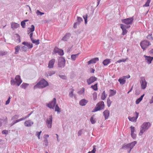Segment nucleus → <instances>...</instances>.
Wrapping results in <instances>:
<instances>
[{"mask_svg":"<svg viewBox=\"0 0 153 153\" xmlns=\"http://www.w3.org/2000/svg\"><path fill=\"white\" fill-rule=\"evenodd\" d=\"M48 85V82L44 79L41 80L34 87V89L37 88H43Z\"/></svg>","mask_w":153,"mask_h":153,"instance_id":"f257e3e1","label":"nucleus"},{"mask_svg":"<svg viewBox=\"0 0 153 153\" xmlns=\"http://www.w3.org/2000/svg\"><path fill=\"white\" fill-rule=\"evenodd\" d=\"M134 20L133 17L130 18H126V19L121 20L122 23H124L127 25H131L132 24Z\"/></svg>","mask_w":153,"mask_h":153,"instance_id":"0eeeda50","label":"nucleus"},{"mask_svg":"<svg viewBox=\"0 0 153 153\" xmlns=\"http://www.w3.org/2000/svg\"><path fill=\"white\" fill-rule=\"evenodd\" d=\"M71 34L69 33H67L64 36L62 39V40L65 41H68L71 37Z\"/></svg>","mask_w":153,"mask_h":153,"instance_id":"6ab92c4d","label":"nucleus"},{"mask_svg":"<svg viewBox=\"0 0 153 153\" xmlns=\"http://www.w3.org/2000/svg\"><path fill=\"white\" fill-rule=\"evenodd\" d=\"M83 17L85 20V23H87V15H86V16H83Z\"/></svg>","mask_w":153,"mask_h":153,"instance_id":"052dcab7","label":"nucleus"},{"mask_svg":"<svg viewBox=\"0 0 153 153\" xmlns=\"http://www.w3.org/2000/svg\"><path fill=\"white\" fill-rule=\"evenodd\" d=\"M153 102V96L152 97V99L150 100V103H152Z\"/></svg>","mask_w":153,"mask_h":153,"instance_id":"338daca9","label":"nucleus"},{"mask_svg":"<svg viewBox=\"0 0 153 153\" xmlns=\"http://www.w3.org/2000/svg\"><path fill=\"white\" fill-rule=\"evenodd\" d=\"M77 20L79 22L82 21V18L79 17H77Z\"/></svg>","mask_w":153,"mask_h":153,"instance_id":"bf43d9fd","label":"nucleus"},{"mask_svg":"<svg viewBox=\"0 0 153 153\" xmlns=\"http://www.w3.org/2000/svg\"><path fill=\"white\" fill-rule=\"evenodd\" d=\"M28 29L30 30L29 32H33L35 30L34 26L33 25H31V27L28 28Z\"/></svg>","mask_w":153,"mask_h":153,"instance_id":"473e14b6","label":"nucleus"},{"mask_svg":"<svg viewBox=\"0 0 153 153\" xmlns=\"http://www.w3.org/2000/svg\"><path fill=\"white\" fill-rule=\"evenodd\" d=\"M82 130H80L78 132V135H81L82 134Z\"/></svg>","mask_w":153,"mask_h":153,"instance_id":"0e129e2a","label":"nucleus"},{"mask_svg":"<svg viewBox=\"0 0 153 153\" xmlns=\"http://www.w3.org/2000/svg\"><path fill=\"white\" fill-rule=\"evenodd\" d=\"M111 62V59H106L103 61V64L104 65L106 66L109 64Z\"/></svg>","mask_w":153,"mask_h":153,"instance_id":"a878e982","label":"nucleus"},{"mask_svg":"<svg viewBox=\"0 0 153 153\" xmlns=\"http://www.w3.org/2000/svg\"><path fill=\"white\" fill-rule=\"evenodd\" d=\"M3 134H8V131L6 130H3L2 132Z\"/></svg>","mask_w":153,"mask_h":153,"instance_id":"6e6d98bb","label":"nucleus"},{"mask_svg":"<svg viewBox=\"0 0 153 153\" xmlns=\"http://www.w3.org/2000/svg\"><path fill=\"white\" fill-rule=\"evenodd\" d=\"M11 27L13 29L17 28L19 27L20 25L19 24L16 23H13L11 24Z\"/></svg>","mask_w":153,"mask_h":153,"instance_id":"b1692460","label":"nucleus"},{"mask_svg":"<svg viewBox=\"0 0 153 153\" xmlns=\"http://www.w3.org/2000/svg\"><path fill=\"white\" fill-rule=\"evenodd\" d=\"M151 1V0H147L146 4L143 5V7H144L149 6Z\"/></svg>","mask_w":153,"mask_h":153,"instance_id":"2f4dec72","label":"nucleus"},{"mask_svg":"<svg viewBox=\"0 0 153 153\" xmlns=\"http://www.w3.org/2000/svg\"><path fill=\"white\" fill-rule=\"evenodd\" d=\"M105 107L104 102L103 101L99 102L96 105V107L93 110L92 112H95L98 111L103 109Z\"/></svg>","mask_w":153,"mask_h":153,"instance_id":"20e7f679","label":"nucleus"},{"mask_svg":"<svg viewBox=\"0 0 153 153\" xmlns=\"http://www.w3.org/2000/svg\"><path fill=\"white\" fill-rule=\"evenodd\" d=\"M55 60L54 59H52L50 61L48 64V67L49 68H52L53 67Z\"/></svg>","mask_w":153,"mask_h":153,"instance_id":"f3484780","label":"nucleus"},{"mask_svg":"<svg viewBox=\"0 0 153 153\" xmlns=\"http://www.w3.org/2000/svg\"><path fill=\"white\" fill-rule=\"evenodd\" d=\"M103 113L105 116V119H107L109 116V111L108 110H106L103 112Z\"/></svg>","mask_w":153,"mask_h":153,"instance_id":"393cba45","label":"nucleus"},{"mask_svg":"<svg viewBox=\"0 0 153 153\" xmlns=\"http://www.w3.org/2000/svg\"><path fill=\"white\" fill-rule=\"evenodd\" d=\"M60 49L57 47H55L53 51L55 53H58Z\"/></svg>","mask_w":153,"mask_h":153,"instance_id":"49530a36","label":"nucleus"},{"mask_svg":"<svg viewBox=\"0 0 153 153\" xmlns=\"http://www.w3.org/2000/svg\"><path fill=\"white\" fill-rule=\"evenodd\" d=\"M120 27L122 30V35H124L126 34L128 32L126 29L130 27V26H126V25L123 24H120Z\"/></svg>","mask_w":153,"mask_h":153,"instance_id":"9d476101","label":"nucleus"},{"mask_svg":"<svg viewBox=\"0 0 153 153\" xmlns=\"http://www.w3.org/2000/svg\"><path fill=\"white\" fill-rule=\"evenodd\" d=\"M96 146H93V150L91 151V152H89L88 153H95L96 151Z\"/></svg>","mask_w":153,"mask_h":153,"instance_id":"58836bf2","label":"nucleus"},{"mask_svg":"<svg viewBox=\"0 0 153 153\" xmlns=\"http://www.w3.org/2000/svg\"><path fill=\"white\" fill-rule=\"evenodd\" d=\"M74 91V90L73 89H72V90L71 91V92L69 93V96L71 97H72L73 95V91Z\"/></svg>","mask_w":153,"mask_h":153,"instance_id":"8fccbe9b","label":"nucleus"},{"mask_svg":"<svg viewBox=\"0 0 153 153\" xmlns=\"http://www.w3.org/2000/svg\"><path fill=\"white\" fill-rule=\"evenodd\" d=\"M20 49V46L19 45L16 46L15 48V53L17 54L19 51Z\"/></svg>","mask_w":153,"mask_h":153,"instance_id":"ea45409f","label":"nucleus"},{"mask_svg":"<svg viewBox=\"0 0 153 153\" xmlns=\"http://www.w3.org/2000/svg\"><path fill=\"white\" fill-rule=\"evenodd\" d=\"M151 124L149 122H145L141 126V129L140 130L139 135H141L143 132L147 130L150 127Z\"/></svg>","mask_w":153,"mask_h":153,"instance_id":"f03ea898","label":"nucleus"},{"mask_svg":"<svg viewBox=\"0 0 153 153\" xmlns=\"http://www.w3.org/2000/svg\"><path fill=\"white\" fill-rule=\"evenodd\" d=\"M56 104V99L53 98L52 102L47 105V106L51 108H53Z\"/></svg>","mask_w":153,"mask_h":153,"instance_id":"4468645a","label":"nucleus"},{"mask_svg":"<svg viewBox=\"0 0 153 153\" xmlns=\"http://www.w3.org/2000/svg\"><path fill=\"white\" fill-rule=\"evenodd\" d=\"M16 37L17 38V40H18L19 42H21V40L20 36L18 34H16Z\"/></svg>","mask_w":153,"mask_h":153,"instance_id":"de8ad7c7","label":"nucleus"},{"mask_svg":"<svg viewBox=\"0 0 153 153\" xmlns=\"http://www.w3.org/2000/svg\"><path fill=\"white\" fill-rule=\"evenodd\" d=\"M131 136L133 139H135L136 137V134L134 133L131 134Z\"/></svg>","mask_w":153,"mask_h":153,"instance_id":"864d4df0","label":"nucleus"},{"mask_svg":"<svg viewBox=\"0 0 153 153\" xmlns=\"http://www.w3.org/2000/svg\"><path fill=\"white\" fill-rule=\"evenodd\" d=\"M55 110L56 111H57L58 112H60V109L57 105H56V106Z\"/></svg>","mask_w":153,"mask_h":153,"instance_id":"4c0bfd02","label":"nucleus"},{"mask_svg":"<svg viewBox=\"0 0 153 153\" xmlns=\"http://www.w3.org/2000/svg\"><path fill=\"white\" fill-rule=\"evenodd\" d=\"M10 83L12 85H14L16 83V81H15L12 78L10 81Z\"/></svg>","mask_w":153,"mask_h":153,"instance_id":"3c124183","label":"nucleus"},{"mask_svg":"<svg viewBox=\"0 0 153 153\" xmlns=\"http://www.w3.org/2000/svg\"><path fill=\"white\" fill-rule=\"evenodd\" d=\"M36 13L37 15H42L44 14V13H42V12L39 11L38 10H37V11L36 12Z\"/></svg>","mask_w":153,"mask_h":153,"instance_id":"79ce46f5","label":"nucleus"},{"mask_svg":"<svg viewBox=\"0 0 153 153\" xmlns=\"http://www.w3.org/2000/svg\"><path fill=\"white\" fill-rule=\"evenodd\" d=\"M59 77L63 79H66V76L65 75H59Z\"/></svg>","mask_w":153,"mask_h":153,"instance_id":"4d7b16f0","label":"nucleus"},{"mask_svg":"<svg viewBox=\"0 0 153 153\" xmlns=\"http://www.w3.org/2000/svg\"><path fill=\"white\" fill-rule=\"evenodd\" d=\"M30 114H29L27 117H23V118H22L21 119H18V120H16L13 123V124L11 125V126H13V125H14L15 123H17V122H19V121H21L25 120V119H26L28 117L30 116Z\"/></svg>","mask_w":153,"mask_h":153,"instance_id":"5701e85b","label":"nucleus"},{"mask_svg":"<svg viewBox=\"0 0 153 153\" xmlns=\"http://www.w3.org/2000/svg\"><path fill=\"white\" fill-rule=\"evenodd\" d=\"M10 97H9L7 100L6 102V105H8V104L10 102Z\"/></svg>","mask_w":153,"mask_h":153,"instance_id":"5fc2aeb1","label":"nucleus"},{"mask_svg":"<svg viewBox=\"0 0 153 153\" xmlns=\"http://www.w3.org/2000/svg\"><path fill=\"white\" fill-rule=\"evenodd\" d=\"M42 132V131H40V132H37L36 135L37 136L39 139H40V135L41 133Z\"/></svg>","mask_w":153,"mask_h":153,"instance_id":"13d9d810","label":"nucleus"},{"mask_svg":"<svg viewBox=\"0 0 153 153\" xmlns=\"http://www.w3.org/2000/svg\"><path fill=\"white\" fill-rule=\"evenodd\" d=\"M26 85L25 84H22L21 85L22 88L25 89L26 88Z\"/></svg>","mask_w":153,"mask_h":153,"instance_id":"e2e57ef3","label":"nucleus"},{"mask_svg":"<svg viewBox=\"0 0 153 153\" xmlns=\"http://www.w3.org/2000/svg\"><path fill=\"white\" fill-rule=\"evenodd\" d=\"M91 87L94 90L97 91L98 89L97 84L96 83L94 85H91Z\"/></svg>","mask_w":153,"mask_h":153,"instance_id":"7c9ffc66","label":"nucleus"},{"mask_svg":"<svg viewBox=\"0 0 153 153\" xmlns=\"http://www.w3.org/2000/svg\"><path fill=\"white\" fill-rule=\"evenodd\" d=\"M136 143L137 142L134 141L130 144L124 146H123L122 148L126 150L128 153H130L131 149Z\"/></svg>","mask_w":153,"mask_h":153,"instance_id":"7ed1b4c3","label":"nucleus"},{"mask_svg":"<svg viewBox=\"0 0 153 153\" xmlns=\"http://www.w3.org/2000/svg\"><path fill=\"white\" fill-rule=\"evenodd\" d=\"M52 117L51 115L49 117V118H47L46 121V124L48 128H51L52 127Z\"/></svg>","mask_w":153,"mask_h":153,"instance_id":"f8f14e48","label":"nucleus"},{"mask_svg":"<svg viewBox=\"0 0 153 153\" xmlns=\"http://www.w3.org/2000/svg\"><path fill=\"white\" fill-rule=\"evenodd\" d=\"M95 70L94 69H93V68H91L90 69V72L91 73H94V72Z\"/></svg>","mask_w":153,"mask_h":153,"instance_id":"680f3d73","label":"nucleus"},{"mask_svg":"<svg viewBox=\"0 0 153 153\" xmlns=\"http://www.w3.org/2000/svg\"><path fill=\"white\" fill-rule=\"evenodd\" d=\"M144 96V94H143V95H142L139 98L137 99L136 101V103L137 104H138L140 102L142 101Z\"/></svg>","mask_w":153,"mask_h":153,"instance_id":"cd10ccee","label":"nucleus"},{"mask_svg":"<svg viewBox=\"0 0 153 153\" xmlns=\"http://www.w3.org/2000/svg\"><path fill=\"white\" fill-rule=\"evenodd\" d=\"M24 124L26 126L29 127L31 126L33 124V123L31 120H28L25 121Z\"/></svg>","mask_w":153,"mask_h":153,"instance_id":"aec40b11","label":"nucleus"},{"mask_svg":"<svg viewBox=\"0 0 153 153\" xmlns=\"http://www.w3.org/2000/svg\"><path fill=\"white\" fill-rule=\"evenodd\" d=\"M88 102V101L85 99H82L79 101V104L82 106L85 105Z\"/></svg>","mask_w":153,"mask_h":153,"instance_id":"412c9836","label":"nucleus"},{"mask_svg":"<svg viewBox=\"0 0 153 153\" xmlns=\"http://www.w3.org/2000/svg\"><path fill=\"white\" fill-rule=\"evenodd\" d=\"M59 50L58 53L61 56L63 55L64 54L63 51L61 49H59Z\"/></svg>","mask_w":153,"mask_h":153,"instance_id":"a19ab883","label":"nucleus"},{"mask_svg":"<svg viewBox=\"0 0 153 153\" xmlns=\"http://www.w3.org/2000/svg\"><path fill=\"white\" fill-rule=\"evenodd\" d=\"M93 98L94 100H96L97 97V94L96 92H94L93 94Z\"/></svg>","mask_w":153,"mask_h":153,"instance_id":"e433bc0d","label":"nucleus"},{"mask_svg":"<svg viewBox=\"0 0 153 153\" xmlns=\"http://www.w3.org/2000/svg\"><path fill=\"white\" fill-rule=\"evenodd\" d=\"M107 96V95L106 94L105 91H104L102 94L101 99L102 100H104L106 98Z\"/></svg>","mask_w":153,"mask_h":153,"instance_id":"c85d7f7f","label":"nucleus"},{"mask_svg":"<svg viewBox=\"0 0 153 153\" xmlns=\"http://www.w3.org/2000/svg\"><path fill=\"white\" fill-rule=\"evenodd\" d=\"M123 77H125V78L126 79V78L128 79L130 78V76L129 75H128L126 76H123Z\"/></svg>","mask_w":153,"mask_h":153,"instance_id":"69168bd1","label":"nucleus"},{"mask_svg":"<svg viewBox=\"0 0 153 153\" xmlns=\"http://www.w3.org/2000/svg\"><path fill=\"white\" fill-rule=\"evenodd\" d=\"M22 44L25 46L22 48V50L24 51H27L30 49L31 48L33 47L32 44L28 43L27 42H24Z\"/></svg>","mask_w":153,"mask_h":153,"instance_id":"39448f33","label":"nucleus"},{"mask_svg":"<svg viewBox=\"0 0 153 153\" xmlns=\"http://www.w3.org/2000/svg\"><path fill=\"white\" fill-rule=\"evenodd\" d=\"M126 79L125 78V77L123 76L120 78L118 79V81L121 85L124 84L126 82Z\"/></svg>","mask_w":153,"mask_h":153,"instance_id":"4be33fe9","label":"nucleus"},{"mask_svg":"<svg viewBox=\"0 0 153 153\" xmlns=\"http://www.w3.org/2000/svg\"><path fill=\"white\" fill-rule=\"evenodd\" d=\"M151 45V43L146 40H144L140 43V45L144 51Z\"/></svg>","mask_w":153,"mask_h":153,"instance_id":"423d86ee","label":"nucleus"},{"mask_svg":"<svg viewBox=\"0 0 153 153\" xmlns=\"http://www.w3.org/2000/svg\"><path fill=\"white\" fill-rule=\"evenodd\" d=\"M112 102V101L110 100V99L108 98L107 100V105L108 107H109L110 106Z\"/></svg>","mask_w":153,"mask_h":153,"instance_id":"72a5a7b5","label":"nucleus"},{"mask_svg":"<svg viewBox=\"0 0 153 153\" xmlns=\"http://www.w3.org/2000/svg\"><path fill=\"white\" fill-rule=\"evenodd\" d=\"M97 78L94 76H91L87 80V82L88 85H90L97 80Z\"/></svg>","mask_w":153,"mask_h":153,"instance_id":"ddd939ff","label":"nucleus"},{"mask_svg":"<svg viewBox=\"0 0 153 153\" xmlns=\"http://www.w3.org/2000/svg\"><path fill=\"white\" fill-rule=\"evenodd\" d=\"M31 41L33 43H34L36 45H38L39 44V39H38L36 41H35L33 39V40Z\"/></svg>","mask_w":153,"mask_h":153,"instance_id":"c9c22d12","label":"nucleus"},{"mask_svg":"<svg viewBox=\"0 0 153 153\" xmlns=\"http://www.w3.org/2000/svg\"><path fill=\"white\" fill-rule=\"evenodd\" d=\"M140 79V82L141 88L142 89H144L147 86V82L146 81L145 77H141Z\"/></svg>","mask_w":153,"mask_h":153,"instance_id":"1a4fd4ad","label":"nucleus"},{"mask_svg":"<svg viewBox=\"0 0 153 153\" xmlns=\"http://www.w3.org/2000/svg\"><path fill=\"white\" fill-rule=\"evenodd\" d=\"M44 141L45 143H46L45 145H47L48 144V141L46 139V140H44Z\"/></svg>","mask_w":153,"mask_h":153,"instance_id":"774afa93","label":"nucleus"},{"mask_svg":"<svg viewBox=\"0 0 153 153\" xmlns=\"http://www.w3.org/2000/svg\"><path fill=\"white\" fill-rule=\"evenodd\" d=\"M25 23L24 21H22L21 22V25L23 28H25Z\"/></svg>","mask_w":153,"mask_h":153,"instance_id":"09e8293b","label":"nucleus"},{"mask_svg":"<svg viewBox=\"0 0 153 153\" xmlns=\"http://www.w3.org/2000/svg\"><path fill=\"white\" fill-rule=\"evenodd\" d=\"M131 128V133H133L135 131V128L134 127H133L132 126H131L130 127Z\"/></svg>","mask_w":153,"mask_h":153,"instance_id":"a18cd8bd","label":"nucleus"},{"mask_svg":"<svg viewBox=\"0 0 153 153\" xmlns=\"http://www.w3.org/2000/svg\"><path fill=\"white\" fill-rule=\"evenodd\" d=\"M152 35V34L148 35L147 36V38L150 40H152L153 38Z\"/></svg>","mask_w":153,"mask_h":153,"instance_id":"c03bdc74","label":"nucleus"},{"mask_svg":"<svg viewBox=\"0 0 153 153\" xmlns=\"http://www.w3.org/2000/svg\"><path fill=\"white\" fill-rule=\"evenodd\" d=\"M85 92V89L84 88H82L81 90H80L78 92V94L79 95H81L82 94L84 93Z\"/></svg>","mask_w":153,"mask_h":153,"instance_id":"f704fd0d","label":"nucleus"},{"mask_svg":"<svg viewBox=\"0 0 153 153\" xmlns=\"http://www.w3.org/2000/svg\"><path fill=\"white\" fill-rule=\"evenodd\" d=\"M99 60V59L98 57L92 59L87 62L88 64L89 65L91 64L95 63Z\"/></svg>","mask_w":153,"mask_h":153,"instance_id":"dca6fc26","label":"nucleus"},{"mask_svg":"<svg viewBox=\"0 0 153 153\" xmlns=\"http://www.w3.org/2000/svg\"><path fill=\"white\" fill-rule=\"evenodd\" d=\"M116 91L115 90L110 89L109 91V97L114 95L116 93Z\"/></svg>","mask_w":153,"mask_h":153,"instance_id":"bb28decb","label":"nucleus"},{"mask_svg":"<svg viewBox=\"0 0 153 153\" xmlns=\"http://www.w3.org/2000/svg\"><path fill=\"white\" fill-rule=\"evenodd\" d=\"M65 60L63 57H61L59 58L58 66L59 67H64L65 65Z\"/></svg>","mask_w":153,"mask_h":153,"instance_id":"6e6552de","label":"nucleus"},{"mask_svg":"<svg viewBox=\"0 0 153 153\" xmlns=\"http://www.w3.org/2000/svg\"><path fill=\"white\" fill-rule=\"evenodd\" d=\"M90 121L91 123L93 124H94L96 122V121L94 119V118L93 117H92L90 119Z\"/></svg>","mask_w":153,"mask_h":153,"instance_id":"37998d69","label":"nucleus"},{"mask_svg":"<svg viewBox=\"0 0 153 153\" xmlns=\"http://www.w3.org/2000/svg\"><path fill=\"white\" fill-rule=\"evenodd\" d=\"M15 79L16 80V84L18 86H19L22 82V80L21 79L20 76L19 75L16 76L15 77Z\"/></svg>","mask_w":153,"mask_h":153,"instance_id":"2eb2a0df","label":"nucleus"},{"mask_svg":"<svg viewBox=\"0 0 153 153\" xmlns=\"http://www.w3.org/2000/svg\"><path fill=\"white\" fill-rule=\"evenodd\" d=\"M134 115L135 116V117H131L129 116L128 117V119L131 121L136 122V121L138 117L139 113L137 112H135L134 113Z\"/></svg>","mask_w":153,"mask_h":153,"instance_id":"9b49d317","label":"nucleus"},{"mask_svg":"<svg viewBox=\"0 0 153 153\" xmlns=\"http://www.w3.org/2000/svg\"><path fill=\"white\" fill-rule=\"evenodd\" d=\"M79 55V53L71 55V59L73 61L75 60L76 57L78 56Z\"/></svg>","mask_w":153,"mask_h":153,"instance_id":"c756f323","label":"nucleus"},{"mask_svg":"<svg viewBox=\"0 0 153 153\" xmlns=\"http://www.w3.org/2000/svg\"><path fill=\"white\" fill-rule=\"evenodd\" d=\"M144 57L145 58V59L148 64L151 63L153 59V57L150 56H147L145 55H144Z\"/></svg>","mask_w":153,"mask_h":153,"instance_id":"a211bd4d","label":"nucleus"},{"mask_svg":"<svg viewBox=\"0 0 153 153\" xmlns=\"http://www.w3.org/2000/svg\"><path fill=\"white\" fill-rule=\"evenodd\" d=\"M30 33V37L31 39V41L33 40V32H29L28 34Z\"/></svg>","mask_w":153,"mask_h":153,"instance_id":"603ef678","label":"nucleus"}]
</instances>
